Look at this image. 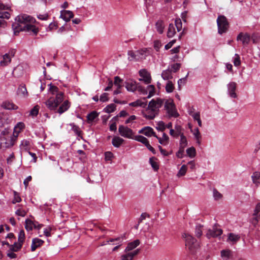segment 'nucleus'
<instances>
[{
	"label": "nucleus",
	"mask_w": 260,
	"mask_h": 260,
	"mask_svg": "<svg viewBox=\"0 0 260 260\" xmlns=\"http://www.w3.org/2000/svg\"><path fill=\"white\" fill-rule=\"evenodd\" d=\"M15 20L12 25L15 35H17L21 31L28 32L30 35H37L39 31L38 27L28 23V22H33L34 19L27 14L18 15L16 17Z\"/></svg>",
	"instance_id": "1"
},
{
	"label": "nucleus",
	"mask_w": 260,
	"mask_h": 260,
	"mask_svg": "<svg viewBox=\"0 0 260 260\" xmlns=\"http://www.w3.org/2000/svg\"><path fill=\"white\" fill-rule=\"evenodd\" d=\"M64 94L59 92L56 95L55 98H50L44 103L50 110H55L57 106L63 101Z\"/></svg>",
	"instance_id": "2"
},
{
	"label": "nucleus",
	"mask_w": 260,
	"mask_h": 260,
	"mask_svg": "<svg viewBox=\"0 0 260 260\" xmlns=\"http://www.w3.org/2000/svg\"><path fill=\"white\" fill-rule=\"evenodd\" d=\"M147 51L146 48L138 50L136 51L129 50L127 52V55H128V59L129 61H135L144 59L147 56Z\"/></svg>",
	"instance_id": "3"
},
{
	"label": "nucleus",
	"mask_w": 260,
	"mask_h": 260,
	"mask_svg": "<svg viewBox=\"0 0 260 260\" xmlns=\"http://www.w3.org/2000/svg\"><path fill=\"white\" fill-rule=\"evenodd\" d=\"M183 236L185 238L186 246L188 247L190 252L195 253L200 246L197 240L188 234H184Z\"/></svg>",
	"instance_id": "4"
},
{
	"label": "nucleus",
	"mask_w": 260,
	"mask_h": 260,
	"mask_svg": "<svg viewBox=\"0 0 260 260\" xmlns=\"http://www.w3.org/2000/svg\"><path fill=\"white\" fill-rule=\"evenodd\" d=\"M218 32L220 34L225 32L229 27V23L226 18L223 15H219L217 19Z\"/></svg>",
	"instance_id": "5"
},
{
	"label": "nucleus",
	"mask_w": 260,
	"mask_h": 260,
	"mask_svg": "<svg viewBox=\"0 0 260 260\" xmlns=\"http://www.w3.org/2000/svg\"><path fill=\"white\" fill-rule=\"evenodd\" d=\"M165 108L167 111L169 117H173L176 118L179 116V114L175 108L173 100H167L165 102Z\"/></svg>",
	"instance_id": "6"
},
{
	"label": "nucleus",
	"mask_w": 260,
	"mask_h": 260,
	"mask_svg": "<svg viewBox=\"0 0 260 260\" xmlns=\"http://www.w3.org/2000/svg\"><path fill=\"white\" fill-rule=\"evenodd\" d=\"M118 132L122 136L126 138L134 139V133L132 129L122 125H119Z\"/></svg>",
	"instance_id": "7"
},
{
	"label": "nucleus",
	"mask_w": 260,
	"mask_h": 260,
	"mask_svg": "<svg viewBox=\"0 0 260 260\" xmlns=\"http://www.w3.org/2000/svg\"><path fill=\"white\" fill-rule=\"evenodd\" d=\"M125 88L128 91L134 92L137 89L141 91L145 90L140 86L138 85L137 83L133 80H127L125 83Z\"/></svg>",
	"instance_id": "8"
},
{
	"label": "nucleus",
	"mask_w": 260,
	"mask_h": 260,
	"mask_svg": "<svg viewBox=\"0 0 260 260\" xmlns=\"http://www.w3.org/2000/svg\"><path fill=\"white\" fill-rule=\"evenodd\" d=\"M164 104V100L157 99L156 101L152 100L148 105V111L153 110L158 112V109L160 108Z\"/></svg>",
	"instance_id": "9"
},
{
	"label": "nucleus",
	"mask_w": 260,
	"mask_h": 260,
	"mask_svg": "<svg viewBox=\"0 0 260 260\" xmlns=\"http://www.w3.org/2000/svg\"><path fill=\"white\" fill-rule=\"evenodd\" d=\"M228 93L232 98H236L237 95L236 93L237 83L235 82H230L227 85Z\"/></svg>",
	"instance_id": "10"
},
{
	"label": "nucleus",
	"mask_w": 260,
	"mask_h": 260,
	"mask_svg": "<svg viewBox=\"0 0 260 260\" xmlns=\"http://www.w3.org/2000/svg\"><path fill=\"white\" fill-rule=\"evenodd\" d=\"M139 75L142 78L139 79V81H144L146 84L151 83V78L150 74L146 70H141L139 71Z\"/></svg>",
	"instance_id": "11"
},
{
	"label": "nucleus",
	"mask_w": 260,
	"mask_h": 260,
	"mask_svg": "<svg viewBox=\"0 0 260 260\" xmlns=\"http://www.w3.org/2000/svg\"><path fill=\"white\" fill-rule=\"evenodd\" d=\"M222 234V230L218 228L217 226H214L212 229L209 230L207 233V236L208 238L217 237L220 236Z\"/></svg>",
	"instance_id": "12"
},
{
	"label": "nucleus",
	"mask_w": 260,
	"mask_h": 260,
	"mask_svg": "<svg viewBox=\"0 0 260 260\" xmlns=\"http://www.w3.org/2000/svg\"><path fill=\"white\" fill-rule=\"evenodd\" d=\"M237 40L241 41L243 45H247L250 41V36L247 33L241 32L238 35Z\"/></svg>",
	"instance_id": "13"
},
{
	"label": "nucleus",
	"mask_w": 260,
	"mask_h": 260,
	"mask_svg": "<svg viewBox=\"0 0 260 260\" xmlns=\"http://www.w3.org/2000/svg\"><path fill=\"white\" fill-rule=\"evenodd\" d=\"M139 133L143 134L146 136L151 137L152 136L156 137L155 133L152 128L149 126H145L139 131Z\"/></svg>",
	"instance_id": "14"
},
{
	"label": "nucleus",
	"mask_w": 260,
	"mask_h": 260,
	"mask_svg": "<svg viewBox=\"0 0 260 260\" xmlns=\"http://www.w3.org/2000/svg\"><path fill=\"white\" fill-rule=\"evenodd\" d=\"M220 256L223 260L232 259L233 252L230 249H223L220 251Z\"/></svg>",
	"instance_id": "15"
},
{
	"label": "nucleus",
	"mask_w": 260,
	"mask_h": 260,
	"mask_svg": "<svg viewBox=\"0 0 260 260\" xmlns=\"http://www.w3.org/2000/svg\"><path fill=\"white\" fill-rule=\"evenodd\" d=\"M140 251L139 249L135 250L133 251H128L126 254H123L121 256L122 260H132L135 256L137 255Z\"/></svg>",
	"instance_id": "16"
},
{
	"label": "nucleus",
	"mask_w": 260,
	"mask_h": 260,
	"mask_svg": "<svg viewBox=\"0 0 260 260\" xmlns=\"http://www.w3.org/2000/svg\"><path fill=\"white\" fill-rule=\"evenodd\" d=\"M44 243V241L39 238H36L32 240V243L31 245V251H34L36 249L41 246Z\"/></svg>",
	"instance_id": "17"
},
{
	"label": "nucleus",
	"mask_w": 260,
	"mask_h": 260,
	"mask_svg": "<svg viewBox=\"0 0 260 260\" xmlns=\"http://www.w3.org/2000/svg\"><path fill=\"white\" fill-rule=\"evenodd\" d=\"M73 17V13L71 11L64 10L61 11L60 17H61L66 22L69 21Z\"/></svg>",
	"instance_id": "18"
},
{
	"label": "nucleus",
	"mask_w": 260,
	"mask_h": 260,
	"mask_svg": "<svg viewBox=\"0 0 260 260\" xmlns=\"http://www.w3.org/2000/svg\"><path fill=\"white\" fill-rule=\"evenodd\" d=\"M8 9V7H5L3 4L0 2V18L9 19L10 14L8 12L4 11Z\"/></svg>",
	"instance_id": "19"
},
{
	"label": "nucleus",
	"mask_w": 260,
	"mask_h": 260,
	"mask_svg": "<svg viewBox=\"0 0 260 260\" xmlns=\"http://www.w3.org/2000/svg\"><path fill=\"white\" fill-rule=\"evenodd\" d=\"M37 223L38 224L37 221H32L29 219H27L25 220V228L28 231H31L34 228L37 227Z\"/></svg>",
	"instance_id": "20"
},
{
	"label": "nucleus",
	"mask_w": 260,
	"mask_h": 260,
	"mask_svg": "<svg viewBox=\"0 0 260 260\" xmlns=\"http://www.w3.org/2000/svg\"><path fill=\"white\" fill-rule=\"evenodd\" d=\"M144 101H146V99L144 98L143 99ZM147 105L146 101H143L141 100H138L134 102H132L129 104L130 106L132 107H141L143 108H145L146 107Z\"/></svg>",
	"instance_id": "21"
},
{
	"label": "nucleus",
	"mask_w": 260,
	"mask_h": 260,
	"mask_svg": "<svg viewBox=\"0 0 260 260\" xmlns=\"http://www.w3.org/2000/svg\"><path fill=\"white\" fill-rule=\"evenodd\" d=\"M2 107L4 109L8 110H17L18 109V107L17 106L9 101L3 102L2 105Z\"/></svg>",
	"instance_id": "22"
},
{
	"label": "nucleus",
	"mask_w": 260,
	"mask_h": 260,
	"mask_svg": "<svg viewBox=\"0 0 260 260\" xmlns=\"http://www.w3.org/2000/svg\"><path fill=\"white\" fill-rule=\"evenodd\" d=\"M140 242L138 239L129 243L125 249V252H127L128 251L131 252V251H132L133 249L137 247L140 244Z\"/></svg>",
	"instance_id": "23"
},
{
	"label": "nucleus",
	"mask_w": 260,
	"mask_h": 260,
	"mask_svg": "<svg viewBox=\"0 0 260 260\" xmlns=\"http://www.w3.org/2000/svg\"><path fill=\"white\" fill-rule=\"evenodd\" d=\"M240 239V237L238 235L234 233H230L228 235L227 242H232V244L236 243Z\"/></svg>",
	"instance_id": "24"
},
{
	"label": "nucleus",
	"mask_w": 260,
	"mask_h": 260,
	"mask_svg": "<svg viewBox=\"0 0 260 260\" xmlns=\"http://www.w3.org/2000/svg\"><path fill=\"white\" fill-rule=\"evenodd\" d=\"M70 104L68 101H65L59 107L57 112L59 114H62L70 108Z\"/></svg>",
	"instance_id": "25"
},
{
	"label": "nucleus",
	"mask_w": 260,
	"mask_h": 260,
	"mask_svg": "<svg viewBox=\"0 0 260 260\" xmlns=\"http://www.w3.org/2000/svg\"><path fill=\"white\" fill-rule=\"evenodd\" d=\"M124 142V140L119 137L115 136L112 140V145L116 148H118Z\"/></svg>",
	"instance_id": "26"
},
{
	"label": "nucleus",
	"mask_w": 260,
	"mask_h": 260,
	"mask_svg": "<svg viewBox=\"0 0 260 260\" xmlns=\"http://www.w3.org/2000/svg\"><path fill=\"white\" fill-rule=\"evenodd\" d=\"M17 94L21 97H26L27 95V91L24 85H21L17 89Z\"/></svg>",
	"instance_id": "27"
},
{
	"label": "nucleus",
	"mask_w": 260,
	"mask_h": 260,
	"mask_svg": "<svg viewBox=\"0 0 260 260\" xmlns=\"http://www.w3.org/2000/svg\"><path fill=\"white\" fill-rule=\"evenodd\" d=\"M251 178L252 182L256 186H258L260 184V173L258 172H254Z\"/></svg>",
	"instance_id": "28"
},
{
	"label": "nucleus",
	"mask_w": 260,
	"mask_h": 260,
	"mask_svg": "<svg viewBox=\"0 0 260 260\" xmlns=\"http://www.w3.org/2000/svg\"><path fill=\"white\" fill-rule=\"evenodd\" d=\"M16 140L12 139L10 140H2L1 143L2 144V147L10 148L14 145Z\"/></svg>",
	"instance_id": "29"
},
{
	"label": "nucleus",
	"mask_w": 260,
	"mask_h": 260,
	"mask_svg": "<svg viewBox=\"0 0 260 260\" xmlns=\"http://www.w3.org/2000/svg\"><path fill=\"white\" fill-rule=\"evenodd\" d=\"M155 137L157 139L159 143L161 145H166L169 143V138L166 133H163L162 138L158 137L157 135Z\"/></svg>",
	"instance_id": "30"
},
{
	"label": "nucleus",
	"mask_w": 260,
	"mask_h": 260,
	"mask_svg": "<svg viewBox=\"0 0 260 260\" xmlns=\"http://www.w3.org/2000/svg\"><path fill=\"white\" fill-rule=\"evenodd\" d=\"M161 77L165 80H169L173 78L172 71L168 69L162 72Z\"/></svg>",
	"instance_id": "31"
},
{
	"label": "nucleus",
	"mask_w": 260,
	"mask_h": 260,
	"mask_svg": "<svg viewBox=\"0 0 260 260\" xmlns=\"http://www.w3.org/2000/svg\"><path fill=\"white\" fill-rule=\"evenodd\" d=\"M157 31L160 34H162L164 32L165 28L164 22L162 20H158L155 24Z\"/></svg>",
	"instance_id": "32"
},
{
	"label": "nucleus",
	"mask_w": 260,
	"mask_h": 260,
	"mask_svg": "<svg viewBox=\"0 0 260 260\" xmlns=\"http://www.w3.org/2000/svg\"><path fill=\"white\" fill-rule=\"evenodd\" d=\"M191 132L192 133L195 139L197 141V143L200 145L201 144V135L200 133L199 129L198 128H195L193 131L191 129Z\"/></svg>",
	"instance_id": "33"
},
{
	"label": "nucleus",
	"mask_w": 260,
	"mask_h": 260,
	"mask_svg": "<svg viewBox=\"0 0 260 260\" xmlns=\"http://www.w3.org/2000/svg\"><path fill=\"white\" fill-rule=\"evenodd\" d=\"M22 247V246L18 243L14 242L13 244L10 245L8 251L13 252H17L21 249Z\"/></svg>",
	"instance_id": "34"
},
{
	"label": "nucleus",
	"mask_w": 260,
	"mask_h": 260,
	"mask_svg": "<svg viewBox=\"0 0 260 260\" xmlns=\"http://www.w3.org/2000/svg\"><path fill=\"white\" fill-rule=\"evenodd\" d=\"M11 58L7 54L3 56V59L0 61V65L2 67L8 66L11 61Z\"/></svg>",
	"instance_id": "35"
},
{
	"label": "nucleus",
	"mask_w": 260,
	"mask_h": 260,
	"mask_svg": "<svg viewBox=\"0 0 260 260\" xmlns=\"http://www.w3.org/2000/svg\"><path fill=\"white\" fill-rule=\"evenodd\" d=\"M99 115V114L95 111H92L87 115V122H92Z\"/></svg>",
	"instance_id": "36"
},
{
	"label": "nucleus",
	"mask_w": 260,
	"mask_h": 260,
	"mask_svg": "<svg viewBox=\"0 0 260 260\" xmlns=\"http://www.w3.org/2000/svg\"><path fill=\"white\" fill-rule=\"evenodd\" d=\"M175 25L171 23L169 25V27L167 31V36L168 38H172L173 37L174 35L175 34Z\"/></svg>",
	"instance_id": "37"
},
{
	"label": "nucleus",
	"mask_w": 260,
	"mask_h": 260,
	"mask_svg": "<svg viewBox=\"0 0 260 260\" xmlns=\"http://www.w3.org/2000/svg\"><path fill=\"white\" fill-rule=\"evenodd\" d=\"M157 112H156L153 110H150L148 111V108H147L146 110V113L145 114L144 116L146 118L148 119H153L157 114Z\"/></svg>",
	"instance_id": "38"
},
{
	"label": "nucleus",
	"mask_w": 260,
	"mask_h": 260,
	"mask_svg": "<svg viewBox=\"0 0 260 260\" xmlns=\"http://www.w3.org/2000/svg\"><path fill=\"white\" fill-rule=\"evenodd\" d=\"M156 158L154 157H152L149 158V163L152 168L155 171H157L159 169V165L157 162L156 161Z\"/></svg>",
	"instance_id": "39"
},
{
	"label": "nucleus",
	"mask_w": 260,
	"mask_h": 260,
	"mask_svg": "<svg viewBox=\"0 0 260 260\" xmlns=\"http://www.w3.org/2000/svg\"><path fill=\"white\" fill-rule=\"evenodd\" d=\"M134 140H135L138 142H141L142 143L144 144L145 146H146V145H147L149 143L148 139L146 138H145L144 136H141V135L135 136Z\"/></svg>",
	"instance_id": "40"
},
{
	"label": "nucleus",
	"mask_w": 260,
	"mask_h": 260,
	"mask_svg": "<svg viewBox=\"0 0 260 260\" xmlns=\"http://www.w3.org/2000/svg\"><path fill=\"white\" fill-rule=\"evenodd\" d=\"M25 127L24 123L19 122L14 127V133H16L17 135Z\"/></svg>",
	"instance_id": "41"
},
{
	"label": "nucleus",
	"mask_w": 260,
	"mask_h": 260,
	"mask_svg": "<svg viewBox=\"0 0 260 260\" xmlns=\"http://www.w3.org/2000/svg\"><path fill=\"white\" fill-rule=\"evenodd\" d=\"M25 239V233L24 230H22L19 233L17 243H18L19 244L22 246Z\"/></svg>",
	"instance_id": "42"
},
{
	"label": "nucleus",
	"mask_w": 260,
	"mask_h": 260,
	"mask_svg": "<svg viewBox=\"0 0 260 260\" xmlns=\"http://www.w3.org/2000/svg\"><path fill=\"white\" fill-rule=\"evenodd\" d=\"M115 109L116 105L114 104H110L104 109V111L107 113H110L114 112Z\"/></svg>",
	"instance_id": "43"
},
{
	"label": "nucleus",
	"mask_w": 260,
	"mask_h": 260,
	"mask_svg": "<svg viewBox=\"0 0 260 260\" xmlns=\"http://www.w3.org/2000/svg\"><path fill=\"white\" fill-rule=\"evenodd\" d=\"M180 147L183 149L187 145V141L184 135H182L180 137Z\"/></svg>",
	"instance_id": "44"
},
{
	"label": "nucleus",
	"mask_w": 260,
	"mask_h": 260,
	"mask_svg": "<svg viewBox=\"0 0 260 260\" xmlns=\"http://www.w3.org/2000/svg\"><path fill=\"white\" fill-rule=\"evenodd\" d=\"M186 153L188 156L193 158L196 154V149L193 147H191L186 150Z\"/></svg>",
	"instance_id": "45"
},
{
	"label": "nucleus",
	"mask_w": 260,
	"mask_h": 260,
	"mask_svg": "<svg viewBox=\"0 0 260 260\" xmlns=\"http://www.w3.org/2000/svg\"><path fill=\"white\" fill-rule=\"evenodd\" d=\"M174 89V86L173 84L171 81H168L166 86V91L168 93H171L173 91Z\"/></svg>",
	"instance_id": "46"
},
{
	"label": "nucleus",
	"mask_w": 260,
	"mask_h": 260,
	"mask_svg": "<svg viewBox=\"0 0 260 260\" xmlns=\"http://www.w3.org/2000/svg\"><path fill=\"white\" fill-rule=\"evenodd\" d=\"M70 125L72 127V129L77 136H80L81 135V131L77 125H75L74 123H70Z\"/></svg>",
	"instance_id": "47"
},
{
	"label": "nucleus",
	"mask_w": 260,
	"mask_h": 260,
	"mask_svg": "<svg viewBox=\"0 0 260 260\" xmlns=\"http://www.w3.org/2000/svg\"><path fill=\"white\" fill-rule=\"evenodd\" d=\"M40 107L38 105L35 106L30 111L29 115L32 117H36L38 115Z\"/></svg>",
	"instance_id": "48"
},
{
	"label": "nucleus",
	"mask_w": 260,
	"mask_h": 260,
	"mask_svg": "<svg viewBox=\"0 0 260 260\" xmlns=\"http://www.w3.org/2000/svg\"><path fill=\"white\" fill-rule=\"evenodd\" d=\"M186 171H187V166L185 165H182L177 173V176L180 177V176H183L185 175V174H186Z\"/></svg>",
	"instance_id": "49"
},
{
	"label": "nucleus",
	"mask_w": 260,
	"mask_h": 260,
	"mask_svg": "<svg viewBox=\"0 0 260 260\" xmlns=\"http://www.w3.org/2000/svg\"><path fill=\"white\" fill-rule=\"evenodd\" d=\"M122 82V80L120 79L119 77L116 76L114 77V82L113 84L117 87V88H121L122 87V85H121Z\"/></svg>",
	"instance_id": "50"
},
{
	"label": "nucleus",
	"mask_w": 260,
	"mask_h": 260,
	"mask_svg": "<svg viewBox=\"0 0 260 260\" xmlns=\"http://www.w3.org/2000/svg\"><path fill=\"white\" fill-rule=\"evenodd\" d=\"M147 89L149 91V95L147 96V98H150L154 94L155 87L153 85H149L147 86Z\"/></svg>",
	"instance_id": "51"
},
{
	"label": "nucleus",
	"mask_w": 260,
	"mask_h": 260,
	"mask_svg": "<svg viewBox=\"0 0 260 260\" xmlns=\"http://www.w3.org/2000/svg\"><path fill=\"white\" fill-rule=\"evenodd\" d=\"M175 137L177 138L179 136L181 137L182 135H184L182 133V128L180 125H176L175 127Z\"/></svg>",
	"instance_id": "52"
},
{
	"label": "nucleus",
	"mask_w": 260,
	"mask_h": 260,
	"mask_svg": "<svg viewBox=\"0 0 260 260\" xmlns=\"http://www.w3.org/2000/svg\"><path fill=\"white\" fill-rule=\"evenodd\" d=\"M156 128L159 131L163 132L166 129V124L162 121L158 122Z\"/></svg>",
	"instance_id": "53"
},
{
	"label": "nucleus",
	"mask_w": 260,
	"mask_h": 260,
	"mask_svg": "<svg viewBox=\"0 0 260 260\" xmlns=\"http://www.w3.org/2000/svg\"><path fill=\"white\" fill-rule=\"evenodd\" d=\"M49 90L50 92H51L52 93V94H54L56 93V94H57V93H59V92H58V88L57 87L52 85V84H49Z\"/></svg>",
	"instance_id": "54"
},
{
	"label": "nucleus",
	"mask_w": 260,
	"mask_h": 260,
	"mask_svg": "<svg viewBox=\"0 0 260 260\" xmlns=\"http://www.w3.org/2000/svg\"><path fill=\"white\" fill-rule=\"evenodd\" d=\"M234 64L235 66L238 67L240 65L241 61L240 56L238 54H235L233 61Z\"/></svg>",
	"instance_id": "55"
},
{
	"label": "nucleus",
	"mask_w": 260,
	"mask_h": 260,
	"mask_svg": "<svg viewBox=\"0 0 260 260\" xmlns=\"http://www.w3.org/2000/svg\"><path fill=\"white\" fill-rule=\"evenodd\" d=\"M15 159V157L14 155V153L12 152L11 154H10L9 157L7 158V163L8 165H12L13 162Z\"/></svg>",
	"instance_id": "56"
},
{
	"label": "nucleus",
	"mask_w": 260,
	"mask_h": 260,
	"mask_svg": "<svg viewBox=\"0 0 260 260\" xmlns=\"http://www.w3.org/2000/svg\"><path fill=\"white\" fill-rule=\"evenodd\" d=\"M202 226L201 225L197 226L196 228V236L199 238L202 235Z\"/></svg>",
	"instance_id": "57"
},
{
	"label": "nucleus",
	"mask_w": 260,
	"mask_h": 260,
	"mask_svg": "<svg viewBox=\"0 0 260 260\" xmlns=\"http://www.w3.org/2000/svg\"><path fill=\"white\" fill-rule=\"evenodd\" d=\"M21 201V199L19 195V194L16 192V191H14V198L12 201L13 204H15L16 203H19Z\"/></svg>",
	"instance_id": "58"
},
{
	"label": "nucleus",
	"mask_w": 260,
	"mask_h": 260,
	"mask_svg": "<svg viewBox=\"0 0 260 260\" xmlns=\"http://www.w3.org/2000/svg\"><path fill=\"white\" fill-rule=\"evenodd\" d=\"M213 197L216 200H219L222 197V194L218 192L216 189L213 190Z\"/></svg>",
	"instance_id": "59"
},
{
	"label": "nucleus",
	"mask_w": 260,
	"mask_h": 260,
	"mask_svg": "<svg viewBox=\"0 0 260 260\" xmlns=\"http://www.w3.org/2000/svg\"><path fill=\"white\" fill-rule=\"evenodd\" d=\"M174 25H175V27L176 26V27L177 28L178 31H180L182 28V22H181V20L180 19H178V20H176L175 24Z\"/></svg>",
	"instance_id": "60"
},
{
	"label": "nucleus",
	"mask_w": 260,
	"mask_h": 260,
	"mask_svg": "<svg viewBox=\"0 0 260 260\" xmlns=\"http://www.w3.org/2000/svg\"><path fill=\"white\" fill-rule=\"evenodd\" d=\"M100 100L102 102L108 101L109 100L108 93L105 92L102 94V95L100 96Z\"/></svg>",
	"instance_id": "61"
},
{
	"label": "nucleus",
	"mask_w": 260,
	"mask_h": 260,
	"mask_svg": "<svg viewBox=\"0 0 260 260\" xmlns=\"http://www.w3.org/2000/svg\"><path fill=\"white\" fill-rule=\"evenodd\" d=\"M181 64L179 63H176L171 66V69L174 72H176L180 68Z\"/></svg>",
	"instance_id": "62"
},
{
	"label": "nucleus",
	"mask_w": 260,
	"mask_h": 260,
	"mask_svg": "<svg viewBox=\"0 0 260 260\" xmlns=\"http://www.w3.org/2000/svg\"><path fill=\"white\" fill-rule=\"evenodd\" d=\"M15 214L18 216L24 217L26 214V212L23 210L18 209L16 211Z\"/></svg>",
	"instance_id": "63"
},
{
	"label": "nucleus",
	"mask_w": 260,
	"mask_h": 260,
	"mask_svg": "<svg viewBox=\"0 0 260 260\" xmlns=\"http://www.w3.org/2000/svg\"><path fill=\"white\" fill-rule=\"evenodd\" d=\"M255 217L252 219V222L253 224H256L257 222L260 221V213L256 214L255 215H254Z\"/></svg>",
	"instance_id": "64"
}]
</instances>
